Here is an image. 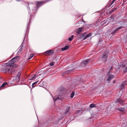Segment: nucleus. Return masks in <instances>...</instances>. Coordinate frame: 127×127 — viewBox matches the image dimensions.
Instances as JSON below:
<instances>
[{
	"label": "nucleus",
	"mask_w": 127,
	"mask_h": 127,
	"mask_svg": "<svg viewBox=\"0 0 127 127\" xmlns=\"http://www.w3.org/2000/svg\"><path fill=\"white\" fill-rule=\"evenodd\" d=\"M92 35V33H90L87 35L85 37L83 38V40H84L86 38H87V37L91 36Z\"/></svg>",
	"instance_id": "14"
},
{
	"label": "nucleus",
	"mask_w": 127,
	"mask_h": 127,
	"mask_svg": "<svg viewBox=\"0 0 127 127\" xmlns=\"http://www.w3.org/2000/svg\"><path fill=\"white\" fill-rule=\"evenodd\" d=\"M15 71V70L14 69L10 68V69L9 71V73L11 72L12 73L13 72H14Z\"/></svg>",
	"instance_id": "24"
},
{
	"label": "nucleus",
	"mask_w": 127,
	"mask_h": 127,
	"mask_svg": "<svg viewBox=\"0 0 127 127\" xmlns=\"http://www.w3.org/2000/svg\"><path fill=\"white\" fill-rule=\"evenodd\" d=\"M126 66V65L124 64V65H123V66H122V67H125V66Z\"/></svg>",
	"instance_id": "40"
},
{
	"label": "nucleus",
	"mask_w": 127,
	"mask_h": 127,
	"mask_svg": "<svg viewBox=\"0 0 127 127\" xmlns=\"http://www.w3.org/2000/svg\"><path fill=\"white\" fill-rule=\"evenodd\" d=\"M69 48V46L68 45L65 46L64 47L62 48H61V50L62 51H64L67 49Z\"/></svg>",
	"instance_id": "13"
},
{
	"label": "nucleus",
	"mask_w": 127,
	"mask_h": 127,
	"mask_svg": "<svg viewBox=\"0 0 127 127\" xmlns=\"http://www.w3.org/2000/svg\"><path fill=\"white\" fill-rule=\"evenodd\" d=\"M51 0H47L44 1H36L35 3L36 4V7L38 9L40 6L46 3L47 2L50 1Z\"/></svg>",
	"instance_id": "2"
},
{
	"label": "nucleus",
	"mask_w": 127,
	"mask_h": 127,
	"mask_svg": "<svg viewBox=\"0 0 127 127\" xmlns=\"http://www.w3.org/2000/svg\"><path fill=\"white\" fill-rule=\"evenodd\" d=\"M19 59V56H17L14 57L10 60V62H11L6 63V66L11 68H15L16 65L14 63L18 61Z\"/></svg>",
	"instance_id": "1"
},
{
	"label": "nucleus",
	"mask_w": 127,
	"mask_h": 127,
	"mask_svg": "<svg viewBox=\"0 0 127 127\" xmlns=\"http://www.w3.org/2000/svg\"><path fill=\"white\" fill-rule=\"evenodd\" d=\"M116 102H118L121 105L123 104L124 101L122 100H121L119 98L117 99L116 100Z\"/></svg>",
	"instance_id": "10"
},
{
	"label": "nucleus",
	"mask_w": 127,
	"mask_h": 127,
	"mask_svg": "<svg viewBox=\"0 0 127 127\" xmlns=\"http://www.w3.org/2000/svg\"><path fill=\"white\" fill-rule=\"evenodd\" d=\"M118 110L120 111L123 112L125 110V109L123 108H118Z\"/></svg>",
	"instance_id": "20"
},
{
	"label": "nucleus",
	"mask_w": 127,
	"mask_h": 127,
	"mask_svg": "<svg viewBox=\"0 0 127 127\" xmlns=\"http://www.w3.org/2000/svg\"><path fill=\"white\" fill-rule=\"evenodd\" d=\"M75 94V92L74 91H73L72 92V93L70 96V97L71 98H73L74 96V95Z\"/></svg>",
	"instance_id": "26"
},
{
	"label": "nucleus",
	"mask_w": 127,
	"mask_h": 127,
	"mask_svg": "<svg viewBox=\"0 0 127 127\" xmlns=\"http://www.w3.org/2000/svg\"><path fill=\"white\" fill-rule=\"evenodd\" d=\"M5 70L6 71V72H9V71L10 70V68H7L6 67H5Z\"/></svg>",
	"instance_id": "23"
},
{
	"label": "nucleus",
	"mask_w": 127,
	"mask_h": 127,
	"mask_svg": "<svg viewBox=\"0 0 127 127\" xmlns=\"http://www.w3.org/2000/svg\"><path fill=\"white\" fill-rule=\"evenodd\" d=\"M86 32H84L83 33H82L78 37V38L79 39H82V38L85 35V34H86Z\"/></svg>",
	"instance_id": "12"
},
{
	"label": "nucleus",
	"mask_w": 127,
	"mask_h": 127,
	"mask_svg": "<svg viewBox=\"0 0 127 127\" xmlns=\"http://www.w3.org/2000/svg\"><path fill=\"white\" fill-rule=\"evenodd\" d=\"M38 81H36L33 83L32 84V88H34L35 86V85H36L37 83L38 82Z\"/></svg>",
	"instance_id": "22"
},
{
	"label": "nucleus",
	"mask_w": 127,
	"mask_h": 127,
	"mask_svg": "<svg viewBox=\"0 0 127 127\" xmlns=\"http://www.w3.org/2000/svg\"><path fill=\"white\" fill-rule=\"evenodd\" d=\"M113 11H112V10L110 11L109 12V13L110 14H111V13H112L113 12Z\"/></svg>",
	"instance_id": "36"
},
{
	"label": "nucleus",
	"mask_w": 127,
	"mask_h": 127,
	"mask_svg": "<svg viewBox=\"0 0 127 127\" xmlns=\"http://www.w3.org/2000/svg\"><path fill=\"white\" fill-rule=\"evenodd\" d=\"M90 60L88 59L86 60L83 61L81 63L85 64H88V62Z\"/></svg>",
	"instance_id": "15"
},
{
	"label": "nucleus",
	"mask_w": 127,
	"mask_h": 127,
	"mask_svg": "<svg viewBox=\"0 0 127 127\" xmlns=\"http://www.w3.org/2000/svg\"><path fill=\"white\" fill-rule=\"evenodd\" d=\"M70 108L69 107H67L66 109L65 113V114H67Z\"/></svg>",
	"instance_id": "19"
},
{
	"label": "nucleus",
	"mask_w": 127,
	"mask_h": 127,
	"mask_svg": "<svg viewBox=\"0 0 127 127\" xmlns=\"http://www.w3.org/2000/svg\"><path fill=\"white\" fill-rule=\"evenodd\" d=\"M54 65V64H53V62H52V63H51L50 64V65L51 66H53V65Z\"/></svg>",
	"instance_id": "32"
},
{
	"label": "nucleus",
	"mask_w": 127,
	"mask_h": 127,
	"mask_svg": "<svg viewBox=\"0 0 127 127\" xmlns=\"http://www.w3.org/2000/svg\"><path fill=\"white\" fill-rule=\"evenodd\" d=\"M117 8H114L113 9H112V10L113 11V12L115 11L117 9Z\"/></svg>",
	"instance_id": "34"
},
{
	"label": "nucleus",
	"mask_w": 127,
	"mask_h": 127,
	"mask_svg": "<svg viewBox=\"0 0 127 127\" xmlns=\"http://www.w3.org/2000/svg\"><path fill=\"white\" fill-rule=\"evenodd\" d=\"M54 53V51L53 50H48L44 53L43 54L46 56H50Z\"/></svg>",
	"instance_id": "4"
},
{
	"label": "nucleus",
	"mask_w": 127,
	"mask_h": 127,
	"mask_svg": "<svg viewBox=\"0 0 127 127\" xmlns=\"http://www.w3.org/2000/svg\"><path fill=\"white\" fill-rule=\"evenodd\" d=\"M90 107L92 108L94 107H96V105L94 104H92L90 105Z\"/></svg>",
	"instance_id": "21"
},
{
	"label": "nucleus",
	"mask_w": 127,
	"mask_h": 127,
	"mask_svg": "<svg viewBox=\"0 0 127 127\" xmlns=\"http://www.w3.org/2000/svg\"><path fill=\"white\" fill-rule=\"evenodd\" d=\"M116 0H113L110 4L109 5V7H110L111 5H112Z\"/></svg>",
	"instance_id": "27"
},
{
	"label": "nucleus",
	"mask_w": 127,
	"mask_h": 127,
	"mask_svg": "<svg viewBox=\"0 0 127 127\" xmlns=\"http://www.w3.org/2000/svg\"><path fill=\"white\" fill-rule=\"evenodd\" d=\"M68 40L70 41H71L72 40V39L71 38V37H69L68 39Z\"/></svg>",
	"instance_id": "33"
},
{
	"label": "nucleus",
	"mask_w": 127,
	"mask_h": 127,
	"mask_svg": "<svg viewBox=\"0 0 127 127\" xmlns=\"http://www.w3.org/2000/svg\"><path fill=\"white\" fill-rule=\"evenodd\" d=\"M81 22H82L81 21H79L78 22V24H80V23H81Z\"/></svg>",
	"instance_id": "38"
},
{
	"label": "nucleus",
	"mask_w": 127,
	"mask_h": 127,
	"mask_svg": "<svg viewBox=\"0 0 127 127\" xmlns=\"http://www.w3.org/2000/svg\"><path fill=\"white\" fill-rule=\"evenodd\" d=\"M125 83H122L119 86L120 90H122L124 89L125 85Z\"/></svg>",
	"instance_id": "9"
},
{
	"label": "nucleus",
	"mask_w": 127,
	"mask_h": 127,
	"mask_svg": "<svg viewBox=\"0 0 127 127\" xmlns=\"http://www.w3.org/2000/svg\"><path fill=\"white\" fill-rule=\"evenodd\" d=\"M36 76V75L35 74L34 76H32V78H31V80H33V79L34 78V77H35V76Z\"/></svg>",
	"instance_id": "31"
},
{
	"label": "nucleus",
	"mask_w": 127,
	"mask_h": 127,
	"mask_svg": "<svg viewBox=\"0 0 127 127\" xmlns=\"http://www.w3.org/2000/svg\"><path fill=\"white\" fill-rule=\"evenodd\" d=\"M110 70H109L107 74L108 76L110 74Z\"/></svg>",
	"instance_id": "35"
},
{
	"label": "nucleus",
	"mask_w": 127,
	"mask_h": 127,
	"mask_svg": "<svg viewBox=\"0 0 127 127\" xmlns=\"http://www.w3.org/2000/svg\"><path fill=\"white\" fill-rule=\"evenodd\" d=\"M82 21H83V22H85L83 20Z\"/></svg>",
	"instance_id": "42"
},
{
	"label": "nucleus",
	"mask_w": 127,
	"mask_h": 127,
	"mask_svg": "<svg viewBox=\"0 0 127 127\" xmlns=\"http://www.w3.org/2000/svg\"><path fill=\"white\" fill-rule=\"evenodd\" d=\"M32 16V15H31L30 16V18H31V16Z\"/></svg>",
	"instance_id": "41"
},
{
	"label": "nucleus",
	"mask_w": 127,
	"mask_h": 127,
	"mask_svg": "<svg viewBox=\"0 0 127 127\" xmlns=\"http://www.w3.org/2000/svg\"><path fill=\"white\" fill-rule=\"evenodd\" d=\"M5 68H2L1 69V71H3V72L6 73V71H5Z\"/></svg>",
	"instance_id": "29"
},
{
	"label": "nucleus",
	"mask_w": 127,
	"mask_h": 127,
	"mask_svg": "<svg viewBox=\"0 0 127 127\" xmlns=\"http://www.w3.org/2000/svg\"><path fill=\"white\" fill-rule=\"evenodd\" d=\"M7 84H8L6 82H4L2 84V85L0 86V88H3V87H4L5 86V85H7Z\"/></svg>",
	"instance_id": "17"
},
{
	"label": "nucleus",
	"mask_w": 127,
	"mask_h": 127,
	"mask_svg": "<svg viewBox=\"0 0 127 127\" xmlns=\"http://www.w3.org/2000/svg\"><path fill=\"white\" fill-rule=\"evenodd\" d=\"M113 68L112 67H111V68H110L109 70L110 71H111L112 69Z\"/></svg>",
	"instance_id": "39"
},
{
	"label": "nucleus",
	"mask_w": 127,
	"mask_h": 127,
	"mask_svg": "<svg viewBox=\"0 0 127 127\" xmlns=\"http://www.w3.org/2000/svg\"><path fill=\"white\" fill-rule=\"evenodd\" d=\"M108 54V53L107 52H105L103 54L102 59L104 63H105L107 61Z\"/></svg>",
	"instance_id": "3"
},
{
	"label": "nucleus",
	"mask_w": 127,
	"mask_h": 127,
	"mask_svg": "<svg viewBox=\"0 0 127 127\" xmlns=\"http://www.w3.org/2000/svg\"><path fill=\"white\" fill-rule=\"evenodd\" d=\"M54 101L55 102L56 100L58 99L59 100H61V96H55L53 98Z\"/></svg>",
	"instance_id": "7"
},
{
	"label": "nucleus",
	"mask_w": 127,
	"mask_h": 127,
	"mask_svg": "<svg viewBox=\"0 0 127 127\" xmlns=\"http://www.w3.org/2000/svg\"><path fill=\"white\" fill-rule=\"evenodd\" d=\"M124 71L125 72H127V66L125 68L124 70Z\"/></svg>",
	"instance_id": "30"
},
{
	"label": "nucleus",
	"mask_w": 127,
	"mask_h": 127,
	"mask_svg": "<svg viewBox=\"0 0 127 127\" xmlns=\"http://www.w3.org/2000/svg\"><path fill=\"white\" fill-rule=\"evenodd\" d=\"M1 78V77H0V78Z\"/></svg>",
	"instance_id": "43"
},
{
	"label": "nucleus",
	"mask_w": 127,
	"mask_h": 127,
	"mask_svg": "<svg viewBox=\"0 0 127 127\" xmlns=\"http://www.w3.org/2000/svg\"><path fill=\"white\" fill-rule=\"evenodd\" d=\"M114 76L112 75H110V76H109L107 79V80L108 81H110L112 79L113 77Z\"/></svg>",
	"instance_id": "16"
},
{
	"label": "nucleus",
	"mask_w": 127,
	"mask_h": 127,
	"mask_svg": "<svg viewBox=\"0 0 127 127\" xmlns=\"http://www.w3.org/2000/svg\"><path fill=\"white\" fill-rule=\"evenodd\" d=\"M23 47V45H21V46L19 48L18 51V53H20L21 52L22 50V47Z\"/></svg>",
	"instance_id": "18"
},
{
	"label": "nucleus",
	"mask_w": 127,
	"mask_h": 127,
	"mask_svg": "<svg viewBox=\"0 0 127 127\" xmlns=\"http://www.w3.org/2000/svg\"><path fill=\"white\" fill-rule=\"evenodd\" d=\"M70 37L72 39V38H73V35H71Z\"/></svg>",
	"instance_id": "37"
},
{
	"label": "nucleus",
	"mask_w": 127,
	"mask_h": 127,
	"mask_svg": "<svg viewBox=\"0 0 127 127\" xmlns=\"http://www.w3.org/2000/svg\"><path fill=\"white\" fill-rule=\"evenodd\" d=\"M84 28V26L78 28L76 32L78 34H79L81 32L82 30Z\"/></svg>",
	"instance_id": "6"
},
{
	"label": "nucleus",
	"mask_w": 127,
	"mask_h": 127,
	"mask_svg": "<svg viewBox=\"0 0 127 127\" xmlns=\"http://www.w3.org/2000/svg\"><path fill=\"white\" fill-rule=\"evenodd\" d=\"M25 4L27 6L28 8L29 9H30V8L29 7V4L28 3H25Z\"/></svg>",
	"instance_id": "28"
},
{
	"label": "nucleus",
	"mask_w": 127,
	"mask_h": 127,
	"mask_svg": "<svg viewBox=\"0 0 127 127\" xmlns=\"http://www.w3.org/2000/svg\"><path fill=\"white\" fill-rule=\"evenodd\" d=\"M21 74V73L19 72H18L17 75L15 76V80L17 81H19L20 79V76Z\"/></svg>",
	"instance_id": "5"
},
{
	"label": "nucleus",
	"mask_w": 127,
	"mask_h": 127,
	"mask_svg": "<svg viewBox=\"0 0 127 127\" xmlns=\"http://www.w3.org/2000/svg\"><path fill=\"white\" fill-rule=\"evenodd\" d=\"M33 54H31L30 55V56L28 58V60H30L33 57Z\"/></svg>",
	"instance_id": "25"
},
{
	"label": "nucleus",
	"mask_w": 127,
	"mask_h": 127,
	"mask_svg": "<svg viewBox=\"0 0 127 127\" xmlns=\"http://www.w3.org/2000/svg\"><path fill=\"white\" fill-rule=\"evenodd\" d=\"M38 9V8L36 7V6L34 7L32 9V12L33 13L35 14L36 12Z\"/></svg>",
	"instance_id": "11"
},
{
	"label": "nucleus",
	"mask_w": 127,
	"mask_h": 127,
	"mask_svg": "<svg viewBox=\"0 0 127 127\" xmlns=\"http://www.w3.org/2000/svg\"><path fill=\"white\" fill-rule=\"evenodd\" d=\"M122 26H120L118 27L117 29H115L114 31L111 32L112 34H114V33H116L117 31H118L119 29H121L122 28Z\"/></svg>",
	"instance_id": "8"
}]
</instances>
